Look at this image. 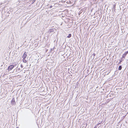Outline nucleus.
Wrapping results in <instances>:
<instances>
[{"mask_svg": "<svg viewBox=\"0 0 128 128\" xmlns=\"http://www.w3.org/2000/svg\"><path fill=\"white\" fill-rule=\"evenodd\" d=\"M56 31V30L54 28H51L49 29L48 31L47 32H46L48 34H52L53 33H55Z\"/></svg>", "mask_w": 128, "mask_h": 128, "instance_id": "1", "label": "nucleus"}, {"mask_svg": "<svg viewBox=\"0 0 128 128\" xmlns=\"http://www.w3.org/2000/svg\"><path fill=\"white\" fill-rule=\"evenodd\" d=\"M14 67V66L12 65H10L8 67V71L11 70Z\"/></svg>", "mask_w": 128, "mask_h": 128, "instance_id": "2", "label": "nucleus"}, {"mask_svg": "<svg viewBox=\"0 0 128 128\" xmlns=\"http://www.w3.org/2000/svg\"><path fill=\"white\" fill-rule=\"evenodd\" d=\"M11 104L12 105H15L16 104V102L15 101V99L14 98H13L11 101Z\"/></svg>", "mask_w": 128, "mask_h": 128, "instance_id": "3", "label": "nucleus"}, {"mask_svg": "<svg viewBox=\"0 0 128 128\" xmlns=\"http://www.w3.org/2000/svg\"><path fill=\"white\" fill-rule=\"evenodd\" d=\"M32 114L30 112L26 114V117L29 120L30 118L31 117Z\"/></svg>", "mask_w": 128, "mask_h": 128, "instance_id": "4", "label": "nucleus"}, {"mask_svg": "<svg viewBox=\"0 0 128 128\" xmlns=\"http://www.w3.org/2000/svg\"><path fill=\"white\" fill-rule=\"evenodd\" d=\"M128 54V51L126 52L122 55V58H125V57L126 55Z\"/></svg>", "mask_w": 128, "mask_h": 128, "instance_id": "5", "label": "nucleus"}, {"mask_svg": "<svg viewBox=\"0 0 128 128\" xmlns=\"http://www.w3.org/2000/svg\"><path fill=\"white\" fill-rule=\"evenodd\" d=\"M27 56V53L26 52H25L24 53L22 57L23 59H25Z\"/></svg>", "mask_w": 128, "mask_h": 128, "instance_id": "6", "label": "nucleus"}, {"mask_svg": "<svg viewBox=\"0 0 128 128\" xmlns=\"http://www.w3.org/2000/svg\"><path fill=\"white\" fill-rule=\"evenodd\" d=\"M87 125V124H83L82 125L81 127H82V128H83V127H84V128H86Z\"/></svg>", "mask_w": 128, "mask_h": 128, "instance_id": "7", "label": "nucleus"}, {"mask_svg": "<svg viewBox=\"0 0 128 128\" xmlns=\"http://www.w3.org/2000/svg\"><path fill=\"white\" fill-rule=\"evenodd\" d=\"M122 69V66H119V67L118 68V70H121Z\"/></svg>", "mask_w": 128, "mask_h": 128, "instance_id": "8", "label": "nucleus"}, {"mask_svg": "<svg viewBox=\"0 0 128 128\" xmlns=\"http://www.w3.org/2000/svg\"><path fill=\"white\" fill-rule=\"evenodd\" d=\"M72 34H69L67 36V37L68 38H70L71 37Z\"/></svg>", "mask_w": 128, "mask_h": 128, "instance_id": "9", "label": "nucleus"}, {"mask_svg": "<svg viewBox=\"0 0 128 128\" xmlns=\"http://www.w3.org/2000/svg\"><path fill=\"white\" fill-rule=\"evenodd\" d=\"M23 62L24 63H26L27 62V61L26 60H25V59H23Z\"/></svg>", "mask_w": 128, "mask_h": 128, "instance_id": "10", "label": "nucleus"}, {"mask_svg": "<svg viewBox=\"0 0 128 128\" xmlns=\"http://www.w3.org/2000/svg\"><path fill=\"white\" fill-rule=\"evenodd\" d=\"M125 58L122 57L121 59L120 60L121 61V62H122V61H124Z\"/></svg>", "mask_w": 128, "mask_h": 128, "instance_id": "11", "label": "nucleus"}, {"mask_svg": "<svg viewBox=\"0 0 128 128\" xmlns=\"http://www.w3.org/2000/svg\"><path fill=\"white\" fill-rule=\"evenodd\" d=\"M78 83L77 82V83H76V86H78Z\"/></svg>", "mask_w": 128, "mask_h": 128, "instance_id": "12", "label": "nucleus"}, {"mask_svg": "<svg viewBox=\"0 0 128 128\" xmlns=\"http://www.w3.org/2000/svg\"><path fill=\"white\" fill-rule=\"evenodd\" d=\"M92 55L94 57L95 56L96 54L95 53H94L92 54Z\"/></svg>", "mask_w": 128, "mask_h": 128, "instance_id": "13", "label": "nucleus"}, {"mask_svg": "<svg viewBox=\"0 0 128 128\" xmlns=\"http://www.w3.org/2000/svg\"><path fill=\"white\" fill-rule=\"evenodd\" d=\"M122 62L121 61H120V62H119L118 64H121V62Z\"/></svg>", "mask_w": 128, "mask_h": 128, "instance_id": "14", "label": "nucleus"}, {"mask_svg": "<svg viewBox=\"0 0 128 128\" xmlns=\"http://www.w3.org/2000/svg\"><path fill=\"white\" fill-rule=\"evenodd\" d=\"M36 0H34L33 2H32V4L34 3Z\"/></svg>", "mask_w": 128, "mask_h": 128, "instance_id": "15", "label": "nucleus"}, {"mask_svg": "<svg viewBox=\"0 0 128 128\" xmlns=\"http://www.w3.org/2000/svg\"><path fill=\"white\" fill-rule=\"evenodd\" d=\"M20 66L22 68H23V66H22V64H21Z\"/></svg>", "mask_w": 128, "mask_h": 128, "instance_id": "16", "label": "nucleus"}, {"mask_svg": "<svg viewBox=\"0 0 128 128\" xmlns=\"http://www.w3.org/2000/svg\"><path fill=\"white\" fill-rule=\"evenodd\" d=\"M20 70V68H18V70Z\"/></svg>", "mask_w": 128, "mask_h": 128, "instance_id": "17", "label": "nucleus"}, {"mask_svg": "<svg viewBox=\"0 0 128 128\" xmlns=\"http://www.w3.org/2000/svg\"><path fill=\"white\" fill-rule=\"evenodd\" d=\"M52 6H50V8H52Z\"/></svg>", "mask_w": 128, "mask_h": 128, "instance_id": "18", "label": "nucleus"}, {"mask_svg": "<svg viewBox=\"0 0 128 128\" xmlns=\"http://www.w3.org/2000/svg\"><path fill=\"white\" fill-rule=\"evenodd\" d=\"M55 48L54 47L53 48V49H51V50H54V49Z\"/></svg>", "mask_w": 128, "mask_h": 128, "instance_id": "19", "label": "nucleus"}, {"mask_svg": "<svg viewBox=\"0 0 128 128\" xmlns=\"http://www.w3.org/2000/svg\"><path fill=\"white\" fill-rule=\"evenodd\" d=\"M3 64H1V66H3V64H4V62H3Z\"/></svg>", "mask_w": 128, "mask_h": 128, "instance_id": "20", "label": "nucleus"}, {"mask_svg": "<svg viewBox=\"0 0 128 128\" xmlns=\"http://www.w3.org/2000/svg\"><path fill=\"white\" fill-rule=\"evenodd\" d=\"M98 0H95V1H97V2H98Z\"/></svg>", "mask_w": 128, "mask_h": 128, "instance_id": "21", "label": "nucleus"}, {"mask_svg": "<svg viewBox=\"0 0 128 128\" xmlns=\"http://www.w3.org/2000/svg\"><path fill=\"white\" fill-rule=\"evenodd\" d=\"M97 127L96 126H95L94 128H96Z\"/></svg>", "mask_w": 128, "mask_h": 128, "instance_id": "22", "label": "nucleus"}, {"mask_svg": "<svg viewBox=\"0 0 128 128\" xmlns=\"http://www.w3.org/2000/svg\"><path fill=\"white\" fill-rule=\"evenodd\" d=\"M115 7H115V6H114V9L115 8Z\"/></svg>", "mask_w": 128, "mask_h": 128, "instance_id": "23", "label": "nucleus"}, {"mask_svg": "<svg viewBox=\"0 0 128 128\" xmlns=\"http://www.w3.org/2000/svg\"><path fill=\"white\" fill-rule=\"evenodd\" d=\"M91 58V59H92V56H90V58Z\"/></svg>", "mask_w": 128, "mask_h": 128, "instance_id": "24", "label": "nucleus"}, {"mask_svg": "<svg viewBox=\"0 0 128 128\" xmlns=\"http://www.w3.org/2000/svg\"><path fill=\"white\" fill-rule=\"evenodd\" d=\"M94 58H93V59H94Z\"/></svg>", "mask_w": 128, "mask_h": 128, "instance_id": "25", "label": "nucleus"}, {"mask_svg": "<svg viewBox=\"0 0 128 128\" xmlns=\"http://www.w3.org/2000/svg\"><path fill=\"white\" fill-rule=\"evenodd\" d=\"M16 128H19L18 127H17Z\"/></svg>", "mask_w": 128, "mask_h": 128, "instance_id": "26", "label": "nucleus"}, {"mask_svg": "<svg viewBox=\"0 0 128 128\" xmlns=\"http://www.w3.org/2000/svg\"><path fill=\"white\" fill-rule=\"evenodd\" d=\"M81 128H84V127L83 128H82V127H81Z\"/></svg>", "mask_w": 128, "mask_h": 128, "instance_id": "27", "label": "nucleus"}, {"mask_svg": "<svg viewBox=\"0 0 128 128\" xmlns=\"http://www.w3.org/2000/svg\"><path fill=\"white\" fill-rule=\"evenodd\" d=\"M70 75L71 76H72V75H71H71Z\"/></svg>", "mask_w": 128, "mask_h": 128, "instance_id": "28", "label": "nucleus"}, {"mask_svg": "<svg viewBox=\"0 0 128 128\" xmlns=\"http://www.w3.org/2000/svg\"><path fill=\"white\" fill-rule=\"evenodd\" d=\"M115 10H114V11L115 12Z\"/></svg>", "mask_w": 128, "mask_h": 128, "instance_id": "29", "label": "nucleus"}]
</instances>
